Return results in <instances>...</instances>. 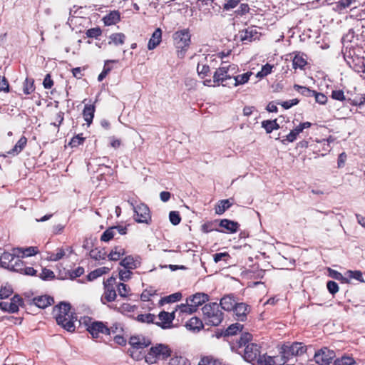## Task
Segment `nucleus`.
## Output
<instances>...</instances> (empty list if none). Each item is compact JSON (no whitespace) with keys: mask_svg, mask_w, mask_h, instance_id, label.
<instances>
[{"mask_svg":"<svg viewBox=\"0 0 365 365\" xmlns=\"http://www.w3.org/2000/svg\"><path fill=\"white\" fill-rule=\"evenodd\" d=\"M170 365H186L187 359L181 356H173L170 360Z\"/></svg>","mask_w":365,"mask_h":365,"instance_id":"51","label":"nucleus"},{"mask_svg":"<svg viewBox=\"0 0 365 365\" xmlns=\"http://www.w3.org/2000/svg\"><path fill=\"white\" fill-rule=\"evenodd\" d=\"M329 276L336 280L348 282V279L339 272L329 269Z\"/></svg>","mask_w":365,"mask_h":365,"instance_id":"57","label":"nucleus"},{"mask_svg":"<svg viewBox=\"0 0 365 365\" xmlns=\"http://www.w3.org/2000/svg\"><path fill=\"white\" fill-rule=\"evenodd\" d=\"M53 314L55 319H56V317L58 316L61 315L65 317L71 314H73V312L71 311V306L69 304L61 302L58 305L53 307Z\"/></svg>","mask_w":365,"mask_h":365,"instance_id":"20","label":"nucleus"},{"mask_svg":"<svg viewBox=\"0 0 365 365\" xmlns=\"http://www.w3.org/2000/svg\"><path fill=\"white\" fill-rule=\"evenodd\" d=\"M252 74V72H247L242 75H238V76H234L232 78V82L230 83V85H232L234 86H237L239 85H243L249 81L250 77Z\"/></svg>","mask_w":365,"mask_h":365,"instance_id":"32","label":"nucleus"},{"mask_svg":"<svg viewBox=\"0 0 365 365\" xmlns=\"http://www.w3.org/2000/svg\"><path fill=\"white\" fill-rule=\"evenodd\" d=\"M88 331L92 335L93 338H98L100 334H110V330L103 322H94L87 327Z\"/></svg>","mask_w":365,"mask_h":365,"instance_id":"13","label":"nucleus"},{"mask_svg":"<svg viewBox=\"0 0 365 365\" xmlns=\"http://www.w3.org/2000/svg\"><path fill=\"white\" fill-rule=\"evenodd\" d=\"M174 44L177 48H180L181 51L178 53V56L182 57L184 53L182 50L186 49L190 43V34L187 29H183L176 31L173 34Z\"/></svg>","mask_w":365,"mask_h":365,"instance_id":"5","label":"nucleus"},{"mask_svg":"<svg viewBox=\"0 0 365 365\" xmlns=\"http://www.w3.org/2000/svg\"><path fill=\"white\" fill-rule=\"evenodd\" d=\"M346 274H347L348 277L350 278L355 279L359 281L360 282H365V281L362 277V272L361 271L349 270V271H347Z\"/></svg>","mask_w":365,"mask_h":365,"instance_id":"50","label":"nucleus"},{"mask_svg":"<svg viewBox=\"0 0 365 365\" xmlns=\"http://www.w3.org/2000/svg\"><path fill=\"white\" fill-rule=\"evenodd\" d=\"M227 81H232V79L228 74L227 71H225V68L222 66L214 73L213 81L214 83H217V85L220 83L223 86H230V83L227 82Z\"/></svg>","mask_w":365,"mask_h":365,"instance_id":"14","label":"nucleus"},{"mask_svg":"<svg viewBox=\"0 0 365 365\" xmlns=\"http://www.w3.org/2000/svg\"><path fill=\"white\" fill-rule=\"evenodd\" d=\"M120 19V13L118 11H113L108 14L105 16L103 19L105 25L111 26L117 24Z\"/></svg>","mask_w":365,"mask_h":365,"instance_id":"27","label":"nucleus"},{"mask_svg":"<svg viewBox=\"0 0 365 365\" xmlns=\"http://www.w3.org/2000/svg\"><path fill=\"white\" fill-rule=\"evenodd\" d=\"M170 355V349L163 344H158L152 346L149 352L145 356V361L148 364H153L158 359H165Z\"/></svg>","mask_w":365,"mask_h":365,"instance_id":"3","label":"nucleus"},{"mask_svg":"<svg viewBox=\"0 0 365 365\" xmlns=\"http://www.w3.org/2000/svg\"><path fill=\"white\" fill-rule=\"evenodd\" d=\"M137 308L135 305H131L128 303H123L120 305L119 307H115L118 310V312L122 313V314H128L130 312H133L135 309Z\"/></svg>","mask_w":365,"mask_h":365,"instance_id":"44","label":"nucleus"},{"mask_svg":"<svg viewBox=\"0 0 365 365\" xmlns=\"http://www.w3.org/2000/svg\"><path fill=\"white\" fill-rule=\"evenodd\" d=\"M210 71V68L209 66L206 65L201 60H200L197 66V71L198 75L201 76V78H204L208 74Z\"/></svg>","mask_w":365,"mask_h":365,"instance_id":"41","label":"nucleus"},{"mask_svg":"<svg viewBox=\"0 0 365 365\" xmlns=\"http://www.w3.org/2000/svg\"><path fill=\"white\" fill-rule=\"evenodd\" d=\"M356 2V0H340L337 4V8L339 11L346 9L351 6L354 3Z\"/></svg>","mask_w":365,"mask_h":365,"instance_id":"59","label":"nucleus"},{"mask_svg":"<svg viewBox=\"0 0 365 365\" xmlns=\"http://www.w3.org/2000/svg\"><path fill=\"white\" fill-rule=\"evenodd\" d=\"M205 323L211 326H218L223 319V313L220 310V305L216 303L205 304L202 308Z\"/></svg>","mask_w":365,"mask_h":365,"instance_id":"1","label":"nucleus"},{"mask_svg":"<svg viewBox=\"0 0 365 365\" xmlns=\"http://www.w3.org/2000/svg\"><path fill=\"white\" fill-rule=\"evenodd\" d=\"M282 359L279 356H269L264 354L259 357L255 365H282Z\"/></svg>","mask_w":365,"mask_h":365,"instance_id":"19","label":"nucleus"},{"mask_svg":"<svg viewBox=\"0 0 365 365\" xmlns=\"http://www.w3.org/2000/svg\"><path fill=\"white\" fill-rule=\"evenodd\" d=\"M297 135L292 130L288 135L285 136V138L281 140V143L283 145H287V142L292 143L297 139Z\"/></svg>","mask_w":365,"mask_h":365,"instance_id":"60","label":"nucleus"},{"mask_svg":"<svg viewBox=\"0 0 365 365\" xmlns=\"http://www.w3.org/2000/svg\"><path fill=\"white\" fill-rule=\"evenodd\" d=\"M125 253V252L123 247L121 246H115L111 250L108 257L110 260L117 261L120 257L124 255Z\"/></svg>","mask_w":365,"mask_h":365,"instance_id":"33","label":"nucleus"},{"mask_svg":"<svg viewBox=\"0 0 365 365\" xmlns=\"http://www.w3.org/2000/svg\"><path fill=\"white\" fill-rule=\"evenodd\" d=\"M306 64L307 61L302 56L297 54L294 57L292 61V65L294 69H302L306 66Z\"/></svg>","mask_w":365,"mask_h":365,"instance_id":"39","label":"nucleus"},{"mask_svg":"<svg viewBox=\"0 0 365 365\" xmlns=\"http://www.w3.org/2000/svg\"><path fill=\"white\" fill-rule=\"evenodd\" d=\"M230 257V255L227 252H220L213 255V259L215 263H218L222 260L227 262Z\"/></svg>","mask_w":365,"mask_h":365,"instance_id":"56","label":"nucleus"},{"mask_svg":"<svg viewBox=\"0 0 365 365\" xmlns=\"http://www.w3.org/2000/svg\"><path fill=\"white\" fill-rule=\"evenodd\" d=\"M251 338H252V335L250 334H249V333L243 334L238 341L239 346L244 347L246 345H247V344H250L249 341H250V340H251Z\"/></svg>","mask_w":365,"mask_h":365,"instance_id":"58","label":"nucleus"},{"mask_svg":"<svg viewBox=\"0 0 365 365\" xmlns=\"http://www.w3.org/2000/svg\"><path fill=\"white\" fill-rule=\"evenodd\" d=\"M178 309L180 311V312L187 314H192V312L196 311L195 308L194 307L192 303L190 304H182L178 306Z\"/></svg>","mask_w":365,"mask_h":365,"instance_id":"52","label":"nucleus"},{"mask_svg":"<svg viewBox=\"0 0 365 365\" xmlns=\"http://www.w3.org/2000/svg\"><path fill=\"white\" fill-rule=\"evenodd\" d=\"M182 297V294L180 292H176L174 294H172L169 296H167L163 299H160V303H172L175 302L177 301H179Z\"/></svg>","mask_w":365,"mask_h":365,"instance_id":"45","label":"nucleus"},{"mask_svg":"<svg viewBox=\"0 0 365 365\" xmlns=\"http://www.w3.org/2000/svg\"><path fill=\"white\" fill-rule=\"evenodd\" d=\"M22 303V299L19 295H15L9 302H0V309L5 312L15 313L19 311V307Z\"/></svg>","mask_w":365,"mask_h":365,"instance_id":"12","label":"nucleus"},{"mask_svg":"<svg viewBox=\"0 0 365 365\" xmlns=\"http://www.w3.org/2000/svg\"><path fill=\"white\" fill-rule=\"evenodd\" d=\"M16 256L17 255L15 253L14 250H13V253L4 252L0 255L1 266L9 269L10 267H12L14 261H18V257Z\"/></svg>","mask_w":365,"mask_h":365,"instance_id":"17","label":"nucleus"},{"mask_svg":"<svg viewBox=\"0 0 365 365\" xmlns=\"http://www.w3.org/2000/svg\"><path fill=\"white\" fill-rule=\"evenodd\" d=\"M56 322L58 325L61 326L64 329L70 332H73L76 329V322H77V317L75 313L71 314L67 317L58 316L56 317Z\"/></svg>","mask_w":365,"mask_h":365,"instance_id":"10","label":"nucleus"},{"mask_svg":"<svg viewBox=\"0 0 365 365\" xmlns=\"http://www.w3.org/2000/svg\"><path fill=\"white\" fill-rule=\"evenodd\" d=\"M169 219L173 225H178L181 221L180 214L177 211H171L169 214Z\"/></svg>","mask_w":365,"mask_h":365,"instance_id":"54","label":"nucleus"},{"mask_svg":"<svg viewBox=\"0 0 365 365\" xmlns=\"http://www.w3.org/2000/svg\"><path fill=\"white\" fill-rule=\"evenodd\" d=\"M109 44L113 43L115 46L123 45L125 42V36L123 33H115L110 36Z\"/></svg>","mask_w":365,"mask_h":365,"instance_id":"36","label":"nucleus"},{"mask_svg":"<svg viewBox=\"0 0 365 365\" xmlns=\"http://www.w3.org/2000/svg\"><path fill=\"white\" fill-rule=\"evenodd\" d=\"M190 300L196 309L197 307L209 300V296L205 293H197L192 295Z\"/></svg>","mask_w":365,"mask_h":365,"instance_id":"26","label":"nucleus"},{"mask_svg":"<svg viewBox=\"0 0 365 365\" xmlns=\"http://www.w3.org/2000/svg\"><path fill=\"white\" fill-rule=\"evenodd\" d=\"M186 327L187 329L196 332L199 331L203 327V324L197 317H192L186 323Z\"/></svg>","mask_w":365,"mask_h":365,"instance_id":"29","label":"nucleus"},{"mask_svg":"<svg viewBox=\"0 0 365 365\" xmlns=\"http://www.w3.org/2000/svg\"><path fill=\"white\" fill-rule=\"evenodd\" d=\"M34 304L41 309H45L46 307L51 305L53 303V299L48 296H40L33 299Z\"/></svg>","mask_w":365,"mask_h":365,"instance_id":"23","label":"nucleus"},{"mask_svg":"<svg viewBox=\"0 0 365 365\" xmlns=\"http://www.w3.org/2000/svg\"><path fill=\"white\" fill-rule=\"evenodd\" d=\"M232 202L229 199L220 200L215 207V212L217 215L223 214L227 209H229Z\"/></svg>","mask_w":365,"mask_h":365,"instance_id":"34","label":"nucleus"},{"mask_svg":"<svg viewBox=\"0 0 365 365\" xmlns=\"http://www.w3.org/2000/svg\"><path fill=\"white\" fill-rule=\"evenodd\" d=\"M347 101L351 105L360 106L365 102V96H361L359 98H356L354 99L349 98Z\"/></svg>","mask_w":365,"mask_h":365,"instance_id":"63","label":"nucleus"},{"mask_svg":"<svg viewBox=\"0 0 365 365\" xmlns=\"http://www.w3.org/2000/svg\"><path fill=\"white\" fill-rule=\"evenodd\" d=\"M222 59V56H219L217 54H207L206 56H202L201 58V61L205 63L206 65L209 66L210 68H215L218 63L221 61Z\"/></svg>","mask_w":365,"mask_h":365,"instance_id":"21","label":"nucleus"},{"mask_svg":"<svg viewBox=\"0 0 365 365\" xmlns=\"http://www.w3.org/2000/svg\"><path fill=\"white\" fill-rule=\"evenodd\" d=\"M336 355L333 350L322 348L314 354L315 362L319 365H329Z\"/></svg>","mask_w":365,"mask_h":365,"instance_id":"8","label":"nucleus"},{"mask_svg":"<svg viewBox=\"0 0 365 365\" xmlns=\"http://www.w3.org/2000/svg\"><path fill=\"white\" fill-rule=\"evenodd\" d=\"M243 328V325L239 323H235L231 324L225 331V334L227 336H232L237 334Z\"/></svg>","mask_w":365,"mask_h":365,"instance_id":"42","label":"nucleus"},{"mask_svg":"<svg viewBox=\"0 0 365 365\" xmlns=\"http://www.w3.org/2000/svg\"><path fill=\"white\" fill-rule=\"evenodd\" d=\"M307 348L302 343L294 342L292 344H285L282 347V356L283 364L286 360L292 356H300L306 352Z\"/></svg>","mask_w":365,"mask_h":365,"instance_id":"4","label":"nucleus"},{"mask_svg":"<svg viewBox=\"0 0 365 365\" xmlns=\"http://www.w3.org/2000/svg\"><path fill=\"white\" fill-rule=\"evenodd\" d=\"M66 255V251L63 248H58L56 253H48L47 259L49 261H58Z\"/></svg>","mask_w":365,"mask_h":365,"instance_id":"38","label":"nucleus"},{"mask_svg":"<svg viewBox=\"0 0 365 365\" xmlns=\"http://www.w3.org/2000/svg\"><path fill=\"white\" fill-rule=\"evenodd\" d=\"M243 358L248 362L255 364L260 355V346L255 343L247 344L244 346Z\"/></svg>","mask_w":365,"mask_h":365,"instance_id":"7","label":"nucleus"},{"mask_svg":"<svg viewBox=\"0 0 365 365\" xmlns=\"http://www.w3.org/2000/svg\"><path fill=\"white\" fill-rule=\"evenodd\" d=\"M95 107L93 105H86L83 110V115L85 121L89 125L94 117Z\"/></svg>","mask_w":365,"mask_h":365,"instance_id":"31","label":"nucleus"},{"mask_svg":"<svg viewBox=\"0 0 365 365\" xmlns=\"http://www.w3.org/2000/svg\"><path fill=\"white\" fill-rule=\"evenodd\" d=\"M155 319V316L153 314H139L136 317V320L141 323H154V320Z\"/></svg>","mask_w":365,"mask_h":365,"instance_id":"43","label":"nucleus"},{"mask_svg":"<svg viewBox=\"0 0 365 365\" xmlns=\"http://www.w3.org/2000/svg\"><path fill=\"white\" fill-rule=\"evenodd\" d=\"M262 127L264 128L267 133H272L274 130L279 128V124L277 123V120H267L262 122Z\"/></svg>","mask_w":365,"mask_h":365,"instance_id":"35","label":"nucleus"},{"mask_svg":"<svg viewBox=\"0 0 365 365\" xmlns=\"http://www.w3.org/2000/svg\"><path fill=\"white\" fill-rule=\"evenodd\" d=\"M14 252L17 255L21 257H31L35 255L38 252L36 247H29L27 248H16L14 249Z\"/></svg>","mask_w":365,"mask_h":365,"instance_id":"30","label":"nucleus"},{"mask_svg":"<svg viewBox=\"0 0 365 365\" xmlns=\"http://www.w3.org/2000/svg\"><path fill=\"white\" fill-rule=\"evenodd\" d=\"M101 30L99 27H95L90 29H88L86 32L87 37L88 38H98L101 35Z\"/></svg>","mask_w":365,"mask_h":365,"instance_id":"55","label":"nucleus"},{"mask_svg":"<svg viewBox=\"0 0 365 365\" xmlns=\"http://www.w3.org/2000/svg\"><path fill=\"white\" fill-rule=\"evenodd\" d=\"M237 320L245 322L247 319V314L251 311V307L243 302H237L232 310Z\"/></svg>","mask_w":365,"mask_h":365,"instance_id":"15","label":"nucleus"},{"mask_svg":"<svg viewBox=\"0 0 365 365\" xmlns=\"http://www.w3.org/2000/svg\"><path fill=\"white\" fill-rule=\"evenodd\" d=\"M175 317V312H168L162 311L158 314L159 322H157L155 324L164 329H171L173 327V322Z\"/></svg>","mask_w":365,"mask_h":365,"instance_id":"11","label":"nucleus"},{"mask_svg":"<svg viewBox=\"0 0 365 365\" xmlns=\"http://www.w3.org/2000/svg\"><path fill=\"white\" fill-rule=\"evenodd\" d=\"M220 226L225 228L228 232L235 233L237 232L240 225L237 222L223 219L220 220Z\"/></svg>","mask_w":365,"mask_h":365,"instance_id":"24","label":"nucleus"},{"mask_svg":"<svg viewBox=\"0 0 365 365\" xmlns=\"http://www.w3.org/2000/svg\"><path fill=\"white\" fill-rule=\"evenodd\" d=\"M162 31L160 29H156L150 38L148 44L149 50L154 49L161 41Z\"/></svg>","mask_w":365,"mask_h":365,"instance_id":"25","label":"nucleus"},{"mask_svg":"<svg viewBox=\"0 0 365 365\" xmlns=\"http://www.w3.org/2000/svg\"><path fill=\"white\" fill-rule=\"evenodd\" d=\"M13 293V289L10 286L2 287L0 289V299H6Z\"/></svg>","mask_w":365,"mask_h":365,"instance_id":"62","label":"nucleus"},{"mask_svg":"<svg viewBox=\"0 0 365 365\" xmlns=\"http://www.w3.org/2000/svg\"><path fill=\"white\" fill-rule=\"evenodd\" d=\"M156 291L153 289L144 290L141 295L140 299L143 302H148L150 300V297L155 294Z\"/></svg>","mask_w":365,"mask_h":365,"instance_id":"53","label":"nucleus"},{"mask_svg":"<svg viewBox=\"0 0 365 365\" xmlns=\"http://www.w3.org/2000/svg\"><path fill=\"white\" fill-rule=\"evenodd\" d=\"M27 144V138L25 136H22L18 142L16 143L14 147L8 151L9 155H17L19 153H20L24 148L26 147Z\"/></svg>","mask_w":365,"mask_h":365,"instance_id":"28","label":"nucleus"},{"mask_svg":"<svg viewBox=\"0 0 365 365\" xmlns=\"http://www.w3.org/2000/svg\"><path fill=\"white\" fill-rule=\"evenodd\" d=\"M120 264L125 269H133L140 265V262L138 257L134 258L132 256H127L121 260Z\"/></svg>","mask_w":365,"mask_h":365,"instance_id":"22","label":"nucleus"},{"mask_svg":"<svg viewBox=\"0 0 365 365\" xmlns=\"http://www.w3.org/2000/svg\"><path fill=\"white\" fill-rule=\"evenodd\" d=\"M294 88L295 91L307 97L314 96L315 94V91L311 90L307 87L299 86L297 84L294 86Z\"/></svg>","mask_w":365,"mask_h":365,"instance_id":"40","label":"nucleus"},{"mask_svg":"<svg viewBox=\"0 0 365 365\" xmlns=\"http://www.w3.org/2000/svg\"><path fill=\"white\" fill-rule=\"evenodd\" d=\"M327 289L331 294H334L339 291V286L334 281H329L327 284Z\"/></svg>","mask_w":365,"mask_h":365,"instance_id":"64","label":"nucleus"},{"mask_svg":"<svg viewBox=\"0 0 365 365\" xmlns=\"http://www.w3.org/2000/svg\"><path fill=\"white\" fill-rule=\"evenodd\" d=\"M237 303L234 294H230L221 298L219 305L225 311L230 312L233 310Z\"/></svg>","mask_w":365,"mask_h":365,"instance_id":"18","label":"nucleus"},{"mask_svg":"<svg viewBox=\"0 0 365 365\" xmlns=\"http://www.w3.org/2000/svg\"><path fill=\"white\" fill-rule=\"evenodd\" d=\"M16 257H18V261H14V262L12 263V267H10L9 269L14 272L22 273L24 268L25 267V264L20 259L21 257L19 255H17Z\"/></svg>","mask_w":365,"mask_h":365,"instance_id":"46","label":"nucleus"},{"mask_svg":"<svg viewBox=\"0 0 365 365\" xmlns=\"http://www.w3.org/2000/svg\"><path fill=\"white\" fill-rule=\"evenodd\" d=\"M135 212L134 218L135 220L138 223L150 224L151 221V215L148 207L145 204H140L136 207L130 202Z\"/></svg>","mask_w":365,"mask_h":365,"instance_id":"6","label":"nucleus"},{"mask_svg":"<svg viewBox=\"0 0 365 365\" xmlns=\"http://www.w3.org/2000/svg\"><path fill=\"white\" fill-rule=\"evenodd\" d=\"M113 62H115V61H112V60L106 61L103 69L102 72L98 75V81H102L106 78V76L108 75V73L110 71L111 67H110L108 66V64L110 63H113Z\"/></svg>","mask_w":365,"mask_h":365,"instance_id":"48","label":"nucleus"},{"mask_svg":"<svg viewBox=\"0 0 365 365\" xmlns=\"http://www.w3.org/2000/svg\"><path fill=\"white\" fill-rule=\"evenodd\" d=\"M34 81L26 78L24 82V93L25 94H30L34 91Z\"/></svg>","mask_w":365,"mask_h":365,"instance_id":"61","label":"nucleus"},{"mask_svg":"<svg viewBox=\"0 0 365 365\" xmlns=\"http://www.w3.org/2000/svg\"><path fill=\"white\" fill-rule=\"evenodd\" d=\"M115 228L110 227L103 232L101 236V240L103 242H109L115 237Z\"/></svg>","mask_w":365,"mask_h":365,"instance_id":"37","label":"nucleus"},{"mask_svg":"<svg viewBox=\"0 0 365 365\" xmlns=\"http://www.w3.org/2000/svg\"><path fill=\"white\" fill-rule=\"evenodd\" d=\"M118 292L120 297L125 298L130 295V289L127 284L124 283H120L118 285Z\"/></svg>","mask_w":365,"mask_h":365,"instance_id":"47","label":"nucleus"},{"mask_svg":"<svg viewBox=\"0 0 365 365\" xmlns=\"http://www.w3.org/2000/svg\"><path fill=\"white\" fill-rule=\"evenodd\" d=\"M129 344L132 346V349L128 351L130 356L140 360L143 358L141 351L148 347L151 342L150 339L143 336H133L130 338Z\"/></svg>","mask_w":365,"mask_h":365,"instance_id":"2","label":"nucleus"},{"mask_svg":"<svg viewBox=\"0 0 365 365\" xmlns=\"http://www.w3.org/2000/svg\"><path fill=\"white\" fill-rule=\"evenodd\" d=\"M259 33L255 26L248 27L240 32V38L242 41L251 42L259 38Z\"/></svg>","mask_w":365,"mask_h":365,"instance_id":"16","label":"nucleus"},{"mask_svg":"<svg viewBox=\"0 0 365 365\" xmlns=\"http://www.w3.org/2000/svg\"><path fill=\"white\" fill-rule=\"evenodd\" d=\"M114 282L115 279L113 277L108 278L103 282L104 292L101 297V302L103 304L115 301L117 294L115 287L113 286Z\"/></svg>","mask_w":365,"mask_h":365,"instance_id":"9","label":"nucleus"},{"mask_svg":"<svg viewBox=\"0 0 365 365\" xmlns=\"http://www.w3.org/2000/svg\"><path fill=\"white\" fill-rule=\"evenodd\" d=\"M353 364L354 359L349 356H342L334 362V365H352Z\"/></svg>","mask_w":365,"mask_h":365,"instance_id":"49","label":"nucleus"}]
</instances>
